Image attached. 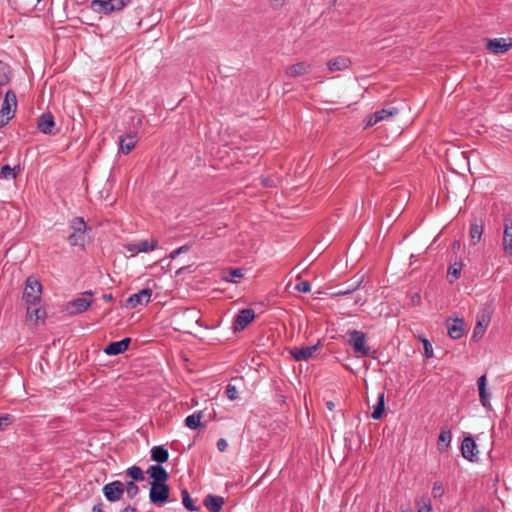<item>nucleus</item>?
Segmentation results:
<instances>
[{"mask_svg":"<svg viewBox=\"0 0 512 512\" xmlns=\"http://www.w3.org/2000/svg\"><path fill=\"white\" fill-rule=\"evenodd\" d=\"M255 319V312L251 308L242 309L236 316L233 329L234 331L244 330Z\"/></svg>","mask_w":512,"mask_h":512,"instance_id":"nucleus-8","label":"nucleus"},{"mask_svg":"<svg viewBox=\"0 0 512 512\" xmlns=\"http://www.w3.org/2000/svg\"><path fill=\"white\" fill-rule=\"evenodd\" d=\"M386 512H391V511H386Z\"/></svg>","mask_w":512,"mask_h":512,"instance_id":"nucleus-61","label":"nucleus"},{"mask_svg":"<svg viewBox=\"0 0 512 512\" xmlns=\"http://www.w3.org/2000/svg\"><path fill=\"white\" fill-rule=\"evenodd\" d=\"M217 448L220 452H224L227 448V442L225 439L223 438H220L218 441H217Z\"/></svg>","mask_w":512,"mask_h":512,"instance_id":"nucleus-48","label":"nucleus"},{"mask_svg":"<svg viewBox=\"0 0 512 512\" xmlns=\"http://www.w3.org/2000/svg\"><path fill=\"white\" fill-rule=\"evenodd\" d=\"M46 312L41 308H33V306L27 307V316L30 320H34L36 323L39 320H43Z\"/></svg>","mask_w":512,"mask_h":512,"instance_id":"nucleus-31","label":"nucleus"},{"mask_svg":"<svg viewBox=\"0 0 512 512\" xmlns=\"http://www.w3.org/2000/svg\"><path fill=\"white\" fill-rule=\"evenodd\" d=\"M444 494V487H443V484L440 482V481H436L434 484H433V488H432V495L434 498H440L442 497Z\"/></svg>","mask_w":512,"mask_h":512,"instance_id":"nucleus-40","label":"nucleus"},{"mask_svg":"<svg viewBox=\"0 0 512 512\" xmlns=\"http://www.w3.org/2000/svg\"><path fill=\"white\" fill-rule=\"evenodd\" d=\"M42 285L33 276H29L25 281L23 291V300L29 306H36L41 300Z\"/></svg>","mask_w":512,"mask_h":512,"instance_id":"nucleus-1","label":"nucleus"},{"mask_svg":"<svg viewBox=\"0 0 512 512\" xmlns=\"http://www.w3.org/2000/svg\"><path fill=\"white\" fill-rule=\"evenodd\" d=\"M374 114V121H382L386 118L392 117L398 114V109L396 107L383 108L379 111H376Z\"/></svg>","mask_w":512,"mask_h":512,"instance_id":"nucleus-30","label":"nucleus"},{"mask_svg":"<svg viewBox=\"0 0 512 512\" xmlns=\"http://www.w3.org/2000/svg\"><path fill=\"white\" fill-rule=\"evenodd\" d=\"M158 241L157 240H139L127 243L125 248L127 251L131 252L133 255L141 253V252H150L157 248Z\"/></svg>","mask_w":512,"mask_h":512,"instance_id":"nucleus-6","label":"nucleus"},{"mask_svg":"<svg viewBox=\"0 0 512 512\" xmlns=\"http://www.w3.org/2000/svg\"><path fill=\"white\" fill-rule=\"evenodd\" d=\"M147 474L153 479L151 483H166L169 478L166 469L160 464L151 465L147 470Z\"/></svg>","mask_w":512,"mask_h":512,"instance_id":"nucleus-17","label":"nucleus"},{"mask_svg":"<svg viewBox=\"0 0 512 512\" xmlns=\"http://www.w3.org/2000/svg\"><path fill=\"white\" fill-rule=\"evenodd\" d=\"M481 327H482V322L480 320H478L477 325L474 329V336H477L479 333H481Z\"/></svg>","mask_w":512,"mask_h":512,"instance_id":"nucleus-53","label":"nucleus"},{"mask_svg":"<svg viewBox=\"0 0 512 512\" xmlns=\"http://www.w3.org/2000/svg\"><path fill=\"white\" fill-rule=\"evenodd\" d=\"M0 176L5 179L15 178L16 173L14 172V169L11 168L9 165H4L1 167Z\"/></svg>","mask_w":512,"mask_h":512,"instance_id":"nucleus-39","label":"nucleus"},{"mask_svg":"<svg viewBox=\"0 0 512 512\" xmlns=\"http://www.w3.org/2000/svg\"><path fill=\"white\" fill-rule=\"evenodd\" d=\"M181 496L182 504L188 511L194 512L199 510V507L194 505L193 500L191 499L190 494L186 489L181 491Z\"/></svg>","mask_w":512,"mask_h":512,"instance_id":"nucleus-33","label":"nucleus"},{"mask_svg":"<svg viewBox=\"0 0 512 512\" xmlns=\"http://www.w3.org/2000/svg\"><path fill=\"white\" fill-rule=\"evenodd\" d=\"M378 122H379V121H374V114H372V115L369 117V119H368V121H367V123H366V127H371V126H373V125L377 124Z\"/></svg>","mask_w":512,"mask_h":512,"instance_id":"nucleus-52","label":"nucleus"},{"mask_svg":"<svg viewBox=\"0 0 512 512\" xmlns=\"http://www.w3.org/2000/svg\"><path fill=\"white\" fill-rule=\"evenodd\" d=\"M295 289L298 292L308 293L311 290V285L308 281H301L296 284Z\"/></svg>","mask_w":512,"mask_h":512,"instance_id":"nucleus-42","label":"nucleus"},{"mask_svg":"<svg viewBox=\"0 0 512 512\" xmlns=\"http://www.w3.org/2000/svg\"><path fill=\"white\" fill-rule=\"evenodd\" d=\"M349 344L352 346L353 351L360 356L367 357L370 355L371 349L366 345V334L358 331L352 330L349 332Z\"/></svg>","mask_w":512,"mask_h":512,"instance_id":"nucleus-3","label":"nucleus"},{"mask_svg":"<svg viewBox=\"0 0 512 512\" xmlns=\"http://www.w3.org/2000/svg\"><path fill=\"white\" fill-rule=\"evenodd\" d=\"M138 141L137 134L136 133H128L126 135L119 137V149L120 151L127 155L129 154L135 147L136 143Z\"/></svg>","mask_w":512,"mask_h":512,"instance_id":"nucleus-16","label":"nucleus"},{"mask_svg":"<svg viewBox=\"0 0 512 512\" xmlns=\"http://www.w3.org/2000/svg\"><path fill=\"white\" fill-rule=\"evenodd\" d=\"M452 440V433L449 429L447 430H441L438 441H437V447L440 452L445 451L451 443Z\"/></svg>","mask_w":512,"mask_h":512,"instance_id":"nucleus-27","label":"nucleus"},{"mask_svg":"<svg viewBox=\"0 0 512 512\" xmlns=\"http://www.w3.org/2000/svg\"><path fill=\"white\" fill-rule=\"evenodd\" d=\"M448 335L452 339H460L464 333V322L462 319L456 318L452 322L447 323Z\"/></svg>","mask_w":512,"mask_h":512,"instance_id":"nucleus-21","label":"nucleus"},{"mask_svg":"<svg viewBox=\"0 0 512 512\" xmlns=\"http://www.w3.org/2000/svg\"><path fill=\"white\" fill-rule=\"evenodd\" d=\"M225 393H226L227 398L231 401H234V400L238 399V397H239V393H238L236 386H234L232 384H228L226 386Z\"/></svg>","mask_w":512,"mask_h":512,"instance_id":"nucleus-38","label":"nucleus"},{"mask_svg":"<svg viewBox=\"0 0 512 512\" xmlns=\"http://www.w3.org/2000/svg\"><path fill=\"white\" fill-rule=\"evenodd\" d=\"M486 382H487V379H486V375H482L478 381H477V384H478V390L481 389V388H486Z\"/></svg>","mask_w":512,"mask_h":512,"instance_id":"nucleus-51","label":"nucleus"},{"mask_svg":"<svg viewBox=\"0 0 512 512\" xmlns=\"http://www.w3.org/2000/svg\"><path fill=\"white\" fill-rule=\"evenodd\" d=\"M190 249V246L189 245H183L179 248H177L176 250H174L173 252H171L170 254V257L172 259H174L176 256H178L179 254H182V253H185L187 252L188 250Z\"/></svg>","mask_w":512,"mask_h":512,"instance_id":"nucleus-46","label":"nucleus"},{"mask_svg":"<svg viewBox=\"0 0 512 512\" xmlns=\"http://www.w3.org/2000/svg\"><path fill=\"white\" fill-rule=\"evenodd\" d=\"M170 488L166 483H151L149 499L157 506H163L169 500Z\"/></svg>","mask_w":512,"mask_h":512,"instance_id":"nucleus-4","label":"nucleus"},{"mask_svg":"<svg viewBox=\"0 0 512 512\" xmlns=\"http://www.w3.org/2000/svg\"><path fill=\"white\" fill-rule=\"evenodd\" d=\"M125 490L129 499H133L139 493V487L134 481H128L124 487Z\"/></svg>","mask_w":512,"mask_h":512,"instance_id":"nucleus-36","label":"nucleus"},{"mask_svg":"<svg viewBox=\"0 0 512 512\" xmlns=\"http://www.w3.org/2000/svg\"><path fill=\"white\" fill-rule=\"evenodd\" d=\"M103 493L108 501H119L124 494V484L121 481L115 480L103 487Z\"/></svg>","mask_w":512,"mask_h":512,"instance_id":"nucleus-5","label":"nucleus"},{"mask_svg":"<svg viewBox=\"0 0 512 512\" xmlns=\"http://www.w3.org/2000/svg\"><path fill=\"white\" fill-rule=\"evenodd\" d=\"M417 504V512H431L432 511V505L431 500L427 496L421 497L416 502Z\"/></svg>","mask_w":512,"mask_h":512,"instance_id":"nucleus-34","label":"nucleus"},{"mask_svg":"<svg viewBox=\"0 0 512 512\" xmlns=\"http://www.w3.org/2000/svg\"><path fill=\"white\" fill-rule=\"evenodd\" d=\"M460 247H461V245H460V242H459V241H457V240H456V241H454V242H453V244H452V249H453L454 251L459 250V249H460Z\"/></svg>","mask_w":512,"mask_h":512,"instance_id":"nucleus-57","label":"nucleus"},{"mask_svg":"<svg viewBox=\"0 0 512 512\" xmlns=\"http://www.w3.org/2000/svg\"><path fill=\"white\" fill-rule=\"evenodd\" d=\"M169 458V452L163 446H154L151 449V460L158 464L165 463Z\"/></svg>","mask_w":512,"mask_h":512,"instance_id":"nucleus-25","label":"nucleus"},{"mask_svg":"<svg viewBox=\"0 0 512 512\" xmlns=\"http://www.w3.org/2000/svg\"><path fill=\"white\" fill-rule=\"evenodd\" d=\"M15 420V417L12 414H3L0 415V431L5 430L8 426H10Z\"/></svg>","mask_w":512,"mask_h":512,"instance_id":"nucleus-37","label":"nucleus"},{"mask_svg":"<svg viewBox=\"0 0 512 512\" xmlns=\"http://www.w3.org/2000/svg\"><path fill=\"white\" fill-rule=\"evenodd\" d=\"M243 276L244 274L242 269H231L229 270L228 275L224 277V280L232 283H238Z\"/></svg>","mask_w":512,"mask_h":512,"instance_id":"nucleus-35","label":"nucleus"},{"mask_svg":"<svg viewBox=\"0 0 512 512\" xmlns=\"http://www.w3.org/2000/svg\"><path fill=\"white\" fill-rule=\"evenodd\" d=\"M17 107V97L14 91L8 90L5 94L4 101L0 110V114L5 116L14 117L15 109Z\"/></svg>","mask_w":512,"mask_h":512,"instance_id":"nucleus-12","label":"nucleus"},{"mask_svg":"<svg viewBox=\"0 0 512 512\" xmlns=\"http://www.w3.org/2000/svg\"><path fill=\"white\" fill-rule=\"evenodd\" d=\"M401 512H414L412 509H406V510H402Z\"/></svg>","mask_w":512,"mask_h":512,"instance_id":"nucleus-60","label":"nucleus"},{"mask_svg":"<svg viewBox=\"0 0 512 512\" xmlns=\"http://www.w3.org/2000/svg\"><path fill=\"white\" fill-rule=\"evenodd\" d=\"M463 264L461 261L451 263L448 268L447 279L450 283H454L461 275Z\"/></svg>","mask_w":512,"mask_h":512,"instance_id":"nucleus-28","label":"nucleus"},{"mask_svg":"<svg viewBox=\"0 0 512 512\" xmlns=\"http://www.w3.org/2000/svg\"><path fill=\"white\" fill-rule=\"evenodd\" d=\"M84 295L92 296V292H91V291H85V292H84Z\"/></svg>","mask_w":512,"mask_h":512,"instance_id":"nucleus-59","label":"nucleus"},{"mask_svg":"<svg viewBox=\"0 0 512 512\" xmlns=\"http://www.w3.org/2000/svg\"><path fill=\"white\" fill-rule=\"evenodd\" d=\"M489 397L490 394L487 392L486 388L479 389V399L484 407L490 406Z\"/></svg>","mask_w":512,"mask_h":512,"instance_id":"nucleus-41","label":"nucleus"},{"mask_svg":"<svg viewBox=\"0 0 512 512\" xmlns=\"http://www.w3.org/2000/svg\"><path fill=\"white\" fill-rule=\"evenodd\" d=\"M137 509L134 506L128 505L121 510V512H136Z\"/></svg>","mask_w":512,"mask_h":512,"instance_id":"nucleus-54","label":"nucleus"},{"mask_svg":"<svg viewBox=\"0 0 512 512\" xmlns=\"http://www.w3.org/2000/svg\"><path fill=\"white\" fill-rule=\"evenodd\" d=\"M10 119L11 116H5L0 114V129L7 125Z\"/></svg>","mask_w":512,"mask_h":512,"instance_id":"nucleus-50","label":"nucleus"},{"mask_svg":"<svg viewBox=\"0 0 512 512\" xmlns=\"http://www.w3.org/2000/svg\"><path fill=\"white\" fill-rule=\"evenodd\" d=\"M203 415V411H195L194 413L185 418V426L192 430H196L201 426V420L203 418Z\"/></svg>","mask_w":512,"mask_h":512,"instance_id":"nucleus-26","label":"nucleus"},{"mask_svg":"<svg viewBox=\"0 0 512 512\" xmlns=\"http://www.w3.org/2000/svg\"><path fill=\"white\" fill-rule=\"evenodd\" d=\"M421 303V296L419 293H414L410 297V305L417 306Z\"/></svg>","mask_w":512,"mask_h":512,"instance_id":"nucleus-47","label":"nucleus"},{"mask_svg":"<svg viewBox=\"0 0 512 512\" xmlns=\"http://www.w3.org/2000/svg\"><path fill=\"white\" fill-rule=\"evenodd\" d=\"M126 475L132 478V481H143L144 472L139 466H131L126 470Z\"/></svg>","mask_w":512,"mask_h":512,"instance_id":"nucleus-32","label":"nucleus"},{"mask_svg":"<svg viewBox=\"0 0 512 512\" xmlns=\"http://www.w3.org/2000/svg\"><path fill=\"white\" fill-rule=\"evenodd\" d=\"M351 66V60L346 56H337L328 61L327 67L330 72L343 71Z\"/></svg>","mask_w":512,"mask_h":512,"instance_id":"nucleus-19","label":"nucleus"},{"mask_svg":"<svg viewBox=\"0 0 512 512\" xmlns=\"http://www.w3.org/2000/svg\"><path fill=\"white\" fill-rule=\"evenodd\" d=\"M102 298H103V300H104V301H106V302H110V301H112V300H113V296H112V294H104V295L102 296Z\"/></svg>","mask_w":512,"mask_h":512,"instance_id":"nucleus-56","label":"nucleus"},{"mask_svg":"<svg viewBox=\"0 0 512 512\" xmlns=\"http://www.w3.org/2000/svg\"><path fill=\"white\" fill-rule=\"evenodd\" d=\"M130 342L131 339L129 337L120 341L111 342L104 348V352L110 356L119 355L128 349Z\"/></svg>","mask_w":512,"mask_h":512,"instance_id":"nucleus-15","label":"nucleus"},{"mask_svg":"<svg viewBox=\"0 0 512 512\" xmlns=\"http://www.w3.org/2000/svg\"><path fill=\"white\" fill-rule=\"evenodd\" d=\"M327 406L330 410H332L334 408V404L332 402H328L327 403Z\"/></svg>","mask_w":512,"mask_h":512,"instance_id":"nucleus-58","label":"nucleus"},{"mask_svg":"<svg viewBox=\"0 0 512 512\" xmlns=\"http://www.w3.org/2000/svg\"><path fill=\"white\" fill-rule=\"evenodd\" d=\"M311 69V65L307 62H298L286 69V74L290 77H298L307 74Z\"/></svg>","mask_w":512,"mask_h":512,"instance_id":"nucleus-22","label":"nucleus"},{"mask_svg":"<svg viewBox=\"0 0 512 512\" xmlns=\"http://www.w3.org/2000/svg\"><path fill=\"white\" fill-rule=\"evenodd\" d=\"M385 411V393L381 391L378 393L377 403L373 406V412L371 417L374 420H379L382 418Z\"/></svg>","mask_w":512,"mask_h":512,"instance_id":"nucleus-24","label":"nucleus"},{"mask_svg":"<svg viewBox=\"0 0 512 512\" xmlns=\"http://www.w3.org/2000/svg\"><path fill=\"white\" fill-rule=\"evenodd\" d=\"M92 304L91 300L86 298H76L68 303L69 308H71L72 314H80L85 312Z\"/></svg>","mask_w":512,"mask_h":512,"instance_id":"nucleus-23","label":"nucleus"},{"mask_svg":"<svg viewBox=\"0 0 512 512\" xmlns=\"http://www.w3.org/2000/svg\"><path fill=\"white\" fill-rule=\"evenodd\" d=\"M512 47L511 43H507L504 38L489 39L487 49L494 54H503Z\"/></svg>","mask_w":512,"mask_h":512,"instance_id":"nucleus-18","label":"nucleus"},{"mask_svg":"<svg viewBox=\"0 0 512 512\" xmlns=\"http://www.w3.org/2000/svg\"><path fill=\"white\" fill-rule=\"evenodd\" d=\"M361 282H362V281L360 280V281H358V282H357V284H356L355 286H353V287H350V288H347V289H340V290H338V291L335 293V295H336V296H343V295H347V294H349V293H351V292L355 291L356 289H358V287L360 286Z\"/></svg>","mask_w":512,"mask_h":512,"instance_id":"nucleus-43","label":"nucleus"},{"mask_svg":"<svg viewBox=\"0 0 512 512\" xmlns=\"http://www.w3.org/2000/svg\"><path fill=\"white\" fill-rule=\"evenodd\" d=\"M483 230L484 228L482 223L473 222L470 224L469 236L474 245L480 241Z\"/></svg>","mask_w":512,"mask_h":512,"instance_id":"nucleus-29","label":"nucleus"},{"mask_svg":"<svg viewBox=\"0 0 512 512\" xmlns=\"http://www.w3.org/2000/svg\"><path fill=\"white\" fill-rule=\"evenodd\" d=\"M503 225V250L506 255L512 256V215H506L504 217Z\"/></svg>","mask_w":512,"mask_h":512,"instance_id":"nucleus-10","label":"nucleus"},{"mask_svg":"<svg viewBox=\"0 0 512 512\" xmlns=\"http://www.w3.org/2000/svg\"><path fill=\"white\" fill-rule=\"evenodd\" d=\"M114 0H93L91 1L90 7L91 9L99 14H111L113 12H118L115 7Z\"/></svg>","mask_w":512,"mask_h":512,"instance_id":"nucleus-14","label":"nucleus"},{"mask_svg":"<svg viewBox=\"0 0 512 512\" xmlns=\"http://www.w3.org/2000/svg\"><path fill=\"white\" fill-rule=\"evenodd\" d=\"M461 453L465 459L471 462H474L477 459V445L472 437L469 436L463 439L461 444Z\"/></svg>","mask_w":512,"mask_h":512,"instance_id":"nucleus-13","label":"nucleus"},{"mask_svg":"<svg viewBox=\"0 0 512 512\" xmlns=\"http://www.w3.org/2000/svg\"><path fill=\"white\" fill-rule=\"evenodd\" d=\"M320 346L321 341H318L315 345L312 346L293 347L290 350V354L296 361H308L313 357L314 353L319 349Z\"/></svg>","mask_w":512,"mask_h":512,"instance_id":"nucleus-7","label":"nucleus"},{"mask_svg":"<svg viewBox=\"0 0 512 512\" xmlns=\"http://www.w3.org/2000/svg\"><path fill=\"white\" fill-rule=\"evenodd\" d=\"M92 512H104L102 508V504L99 503L97 505H94L92 508Z\"/></svg>","mask_w":512,"mask_h":512,"instance_id":"nucleus-55","label":"nucleus"},{"mask_svg":"<svg viewBox=\"0 0 512 512\" xmlns=\"http://www.w3.org/2000/svg\"><path fill=\"white\" fill-rule=\"evenodd\" d=\"M224 503H225V501H224L223 497L216 496L213 494H208L203 500L204 506L210 512H221L222 506L224 505Z\"/></svg>","mask_w":512,"mask_h":512,"instance_id":"nucleus-20","label":"nucleus"},{"mask_svg":"<svg viewBox=\"0 0 512 512\" xmlns=\"http://www.w3.org/2000/svg\"><path fill=\"white\" fill-rule=\"evenodd\" d=\"M423 345H424V353H425V356L427 358H430L433 356V348H432V345L431 343L428 341V340H424L423 341Z\"/></svg>","mask_w":512,"mask_h":512,"instance_id":"nucleus-45","label":"nucleus"},{"mask_svg":"<svg viewBox=\"0 0 512 512\" xmlns=\"http://www.w3.org/2000/svg\"><path fill=\"white\" fill-rule=\"evenodd\" d=\"M132 0H114L113 3L117 8V11L123 10L126 6L131 3Z\"/></svg>","mask_w":512,"mask_h":512,"instance_id":"nucleus-44","label":"nucleus"},{"mask_svg":"<svg viewBox=\"0 0 512 512\" xmlns=\"http://www.w3.org/2000/svg\"><path fill=\"white\" fill-rule=\"evenodd\" d=\"M152 296L150 288H144L137 293L132 294L126 302L128 308H136L138 305L147 304Z\"/></svg>","mask_w":512,"mask_h":512,"instance_id":"nucleus-11","label":"nucleus"},{"mask_svg":"<svg viewBox=\"0 0 512 512\" xmlns=\"http://www.w3.org/2000/svg\"><path fill=\"white\" fill-rule=\"evenodd\" d=\"M261 183L265 187H274L275 183L269 177H261Z\"/></svg>","mask_w":512,"mask_h":512,"instance_id":"nucleus-49","label":"nucleus"},{"mask_svg":"<svg viewBox=\"0 0 512 512\" xmlns=\"http://www.w3.org/2000/svg\"><path fill=\"white\" fill-rule=\"evenodd\" d=\"M37 128L43 134L55 135L57 130L55 129L54 116L50 112L43 113L38 119Z\"/></svg>","mask_w":512,"mask_h":512,"instance_id":"nucleus-9","label":"nucleus"},{"mask_svg":"<svg viewBox=\"0 0 512 512\" xmlns=\"http://www.w3.org/2000/svg\"><path fill=\"white\" fill-rule=\"evenodd\" d=\"M70 229L72 233L68 236V242L71 246H83L85 241L86 223L82 217H75L71 220Z\"/></svg>","mask_w":512,"mask_h":512,"instance_id":"nucleus-2","label":"nucleus"}]
</instances>
